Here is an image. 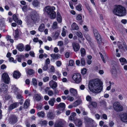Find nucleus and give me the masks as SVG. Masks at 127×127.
<instances>
[{"mask_svg":"<svg viewBox=\"0 0 127 127\" xmlns=\"http://www.w3.org/2000/svg\"><path fill=\"white\" fill-rule=\"evenodd\" d=\"M81 63L83 66L85 65V62L84 59V58H82L81 60Z\"/></svg>","mask_w":127,"mask_h":127,"instance_id":"obj_54","label":"nucleus"},{"mask_svg":"<svg viewBox=\"0 0 127 127\" xmlns=\"http://www.w3.org/2000/svg\"><path fill=\"white\" fill-rule=\"evenodd\" d=\"M76 9L79 11H80L82 10L81 8V5L80 4H79L76 7Z\"/></svg>","mask_w":127,"mask_h":127,"instance_id":"obj_45","label":"nucleus"},{"mask_svg":"<svg viewBox=\"0 0 127 127\" xmlns=\"http://www.w3.org/2000/svg\"><path fill=\"white\" fill-rule=\"evenodd\" d=\"M73 80L77 83H79L81 80V74L79 73H75L72 77Z\"/></svg>","mask_w":127,"mask_h":127,"instance_id":"obj_5","label":"nucleus"},{"mask_svg":"<svg viewBox=\"0 0 127 127\" xmlns=\"http://www.w3.org/2000/svg\"><path fill=\"white\" fill-rule=\"evenodd\" d=\"M76 114L75 113L73 112L71 113V115L69 117V119L71 121H75V120L74 117L76 116Z\"/></svg>","mask_w":127,"mask_h":127,"instance_id":"obj_24","label":"nucleus"},{"mask_svg":"<svg viewBox=\"0 0 127 127\" xmlns=\"http://www.w3.org/2000/svg\"><path fill=\"white\" fill-rule=\"evenodd\" d=\"M72 26L74 28V30H78L79 29L78 26L75 23H73L72 24Z\"/></svg>","mask_w":127,"mask_h":127,"instance_id":"obj_42","label":"nucleus"},{"mask_svg":"<svg viewBox=\"0 0 127 127\" xmlns=\"http://www.w3.org/2000/svg\"><path fill=\"white\" fill-rule=\"evenodd\" d=\"M2 79L5 83L8 84L10 79L8 74L6 73H4L2 74L1 77Z\"/></svg>","mask_w":127,"mask_h":127,"instance_id":"obj_9","label":"nucleus"},{"mask_svg":"<svg viewBox=\"0 0 127 127\" xmlns=\"http://www.w3.org/2000/svg\"><path fill=\"white\" fill-rule=\"evenodd\" d=\"M34 73V71L32 69H29L27 72L28 74L29 75H31Z\"/></svg>","mask_w":127,"mask_h":127,"instance_id":"obj_41","label":"nucleus"},{"mask_svg":"<svg viewBox=\"0 0 127 127\" xmlns=\"http://www.w3.org/2000/svg\"><path fill=\"white\" fill-rule=\"evenodd\" d=\"M75 34L79 37L82 38L83 37L82 33L80 32H76Z\"/></svg>","mask_w":127,"mask_h":127,"instance_id":"obj_46","label":"nucleus"},{"mask_svg":"<svg viewBox=\"0 0 127 127\" xmlns=\"http://www.w3.org/2000/svg\"><path fill=\"white\" fill-rule=\"evenodd\" d=\"M66 125V123L64 121L62 120L54 125V127H65Z\"/></svg>","mask_w":127,"mask_h":127,"instance_id":"obj_7","label":"nucleus"},{"mask_svg":"<svg viewBox=\"0 0 127 127\" xmlns=\"http://www.w3.org/2000/svg\"><path fill=\"white\" fill-rule=\"evenodd\" d=\"M84 118L86 125L88 127L93 121L92 119L86 116L84 117Z\"/></svg>","mask_w":127,"mask_h":127,"instance_id":"obj_12","label":"nucleus"},{"mask_svg":"<svg viewBox=\"0 0 127 127\" xmlns=\"http://www.w3.org/2000/svg\"><path fill=\"white\" fill-rule=\"evenodd\" d=\"M49 80V78L48 77H45L43 78V80L44 82L48 81Z\"/></svg>","mask_w":127,"mask_h":127,"instance_id":"obj_51","label":"nucleus"},{"mask_svg":"<svg viewBox=\"0 0 127 127\" xmlns=\"http://www.w3.org/2000/svg\"><path fill=\"white\" fill-rule=\"evenodd\" d=\"M94 33L98 43L100 44L101 42V39L100 34L97 30L93 29Z\"/></svg>","mask_w":127,"mask_h":127,"instance_id":"obj_6","label":"nucleus"},{"mask_svg":"<svg viewBox=\"0 0 127 127\" xmlns=\"http://www.w3.org/2000/svg\"><path fill=\"white\" fill-rule=\"evenodd\" d=\"M86 69L85 68H84L81 70V73L82 74L84 75L86 73Z\"/></svg>","mask_w":127,"mask_h":127,"instance_id":"obj_52","label":"nucleus"},{"mask_svg":"<svg viewBox=\"0 0 127 127\" xmlns=\"http://www.w3.org/2000/svg\"><path fill=\"white\" fill-rule=\"evenodd\" d=\"M57 23L56 22H54L53 24L52 28L54 29H55L57 27Z\"/></svg>","mask_w":127,"mask_h":127,"instance_id":"obj_48","label":"nucleus"},{"mask_svg":"<svg viewBox=\"0 0 127 127\" xmlns=\"http://www.w3.org/2000/svg\"><path fill=\"white\" fill-rule=\"evenodd\" d=\"M5 25L2 23L0 24V30L2 31L3 32L5 31Z\"/></svg>","mask_w":127,"mask_h":127,"instance_id":"obj_40","label":"nucleus"},{"mask_svg":"<svg viewBox=\"0 0 127 127\" xmlns=\"http://www.w3.org/2000/svg\"><path fill=\"white\" fill-rule=\"evenodd\" d=\"M31 48L30 46L27 45L26 46V50L27 51H29L30 50Z\"/></svg>","mask_w":127,"mask_h":127,"instance_id":"obj_60","label":"nucleus"},{"mask_svg":"<svg viewBox=\"0 0 127 127\" xmlns=\"http://www.w3.org/2000/svg\"><path fill=\"white\" fill-rule=\"evenodd\" d=\"M32 82L33 85L34 86H36L37 84L36 79L34 78H33L32 79Z\"/></svg>","mask_w":127,"mask_h":127,"instance_id":"obj_44","label":"nucleus"},{"mask_svg":"<svg viewBox=\"0 0 127 127\" xmlns=\"http://www.w3.org/2000/svg\"><path fill=\"white\" fill-rule=\"evenodd\" d=\"M34 97L35 100L37 101H40L41 99V96L40 94H35V95Z\"/></svg>","mask_w":127,"mask_h":127,"instance_id":"obj_33","label":"nucleus"},{"mask_svg":"<svg viewBox=\"0 0 127 127\" xmlns=\"http://www.w3.org/2000/svg\"><path fill=\"white\" fill-rule=\"evenodd\" d=\"M56 64L57 66L59 67L61 65L62 63L60 61H58L56 62Z\"/></svg>","mask_w":127,"mask_h":127,"instance_id":"obj_59","label":"nucleus"},{"mask_svg":"<svg viewBox=\"0 0 127 127\" xmlns=\"http://www.w3.org/2000/svg\"><path fill=\"white\" fill-rule=\"evenodd\" d=\"M48 68V65L47 64H45L43 67V69L44 71H46Z\"/></svg>","mask_w":127,"mask_h":127,"instance_id":"obj_53","label":"nucleus"},{"mask_svg":"<svg viewBox=\"0 0 127 127\" xmlns=\"http://www.w3.org/2000/svg\"><path fill=\"white\" fill-rule=\"evenodd\" d=\"M57 83L55 82H54V83L52 85V88L53 89H54L57 87Z\"/></svg>","mask_w":127,"mask_h":127,"instance_id":"obj_49","label":"nucleus"},{"mask_svg":"<svg viewBox=\"0 0 127 127\" xmlns=\"http://www.w3.org/2000/svg\"><path fill=\"white\" fill-rule=\"evenodd\" d=\"M30 103V100H26L24 104L23 108L24 109H26L29 106Z\"/></svg>","mask_w":127,"mask_h":127,"instance_id":"obj_25","label":"nucleus"},{"mask_svg":"<svg viewBox=\"0 0 127 127\" xmlns=\"http://www.w3.org/2000/svg\"><path fill=\"white\" fill-rule=\"evenodd\" d=\"M102 83L99 80H95L90 81L89 84V88L91 91L98 93L101 92L102 89Z\"/></svg>","mask_w":127,"mask_h":127,"instance_id":"obj_1","label":"nucleus"},{"mask_svg":"<svg viewBox=\"0 0 127 127\" xmlns=\"http://www.w3.org/2000/svg\"><path fill=\"white\" fill-rule=\"evenodd\" d=\"M50 56L53 59H56L60 58L61 55L58 54H51Z\"/></svg>","mask_w":127,"mask_h":127,"instance_id":"obj_22","label":"nucleus"},{"mask_svg":"<svg viewBox=\"0 0 127 127\" xmlns=\"http://www.w3.org/2000/svg\"><path fill=\"white\" fill-rule=\"evenodd\" d=\"M69 92L72 95L76 96L78 95L76 89L73 88H71L69 90Z\"/></svg>","mask_w":127,"mask_h":127,"instance_id":"obj_14","label":"nucleus"},{"mask_svg":"<svg viewBox=\"0 0 127 127\" xmlns=\"http://www.w3.org/2000/svg\"><path fill=\"white\" fill-rule=\"evenodd\" d=\"M121 120L123 122H127V113H124L121 115Z\"/></svg>","mask_w":127,"mask_h":127,"instance_id":"obj_15","label":"nucleus"},{"mask_svg":"<svg viewBox=\"0 0 127 127\" xmlns=\"http://www.w3.org/2000/svg\"><path fill=\"white\" fill-rule=\"evenodd\" d=\"M19 105V103L18 102H15L11 104L8 108V110H11L16 108Z\"/></svg>","mask_w":127,"mask_h":127,"instance_id":"obj_18","label":"nucleus"},{"mask_svg":"<svg viewBox=\"0 0 127 127\" xmlns=\"http://www.w3.org/2000/svg\"><path fill=\"white\" fill-rule=\"evenodd\" d=\"M57 21L59 23H60L62 22V17L59 12H58L57 13Z\"/></svg>","mask_w":127,"mask_h":127,"instance_id":"obj_21","label":"nucleus"},{"mask_svg":"<svg viewBox=\"0 0 127 127\" xmlns=\"http://www.w3.org/2000/svg\"><path fill=\"white\" fill-rule=\"evenodd\" d=\"M113 12L115 14L120 16H124L126 14L125 8L120 5L116 6L113 10Z\"/></svg>","mask_w":127,"mask_h":127,"instance_id":"obj_2","label":"nucleus"},{"mask_svg":"<svg viewBox=\"0 0 127 127\" xmlns=\"http://www.w3.org/2000/svg\"><path fill=\"white\" fill-rule=\"evenodd\" d=\"M81 56L82 57L85 56L86 54V52L85 49L83 48H81L80 50Z\"/></svg>","mask_w":127,"mask_h":127,"instance_id":"obj_30","label":"nucleus"},{"mask_svg":"<svg viewBox=\"0 0 127 127\" xmlns=\"http://www.w3.org/2000/svg\"><path fill=\"white\" fill-rule=\"evenodd\" d=\"M119 60L121 63L122 65H123L125 64H127V61L126 59L124 58H120L119 59Z\"/></svg>","mask_w":127,"mask_h":127,"instance_id":"obj_32","label":"nucleus"},{"mask_svg":"<svg viewBox=\"0 0 127 127\" xmlns=\"http://www.w3.org/2000/svg\"><path fill=\"white\" fill-rule=\"evenodd\" d=\"M19 32L17 29L15 31V35L14 36L15 39L16 40L17 39V38L19 37Z\"/></svg>","mask_w":127,"mask_h":127,"instance_id":"obj_37","label":"nucleus"},{"mask_svg":"<svg viewBox=\"0 0 127 127\" xmlns=\"http://www.w3.org/2000/svg\"><path fill=\"white\" fill-rule=\"evenodd\" d=\"M97 124L93 120V121L88 126V127H96Z\"/></svg>","mask_w":127,"mask_h":127,"instance_id":"obj_36","label":"nucleus"},{"mask_svg":"<svg viewBox=\"0 0 127 127\" xmlns=\"http://www.w3.org/2000/svg\"><path fill=\"white\" fill-rule=\"evenodd\" d=\"M32 19L33 21H35L37 18V14L36 12L35 11H32L31 14Z\"/></svg>","mask_w":127,"mask_h":127,"instance_id":"obj_13","label":"nucleus"},{"mask_svg":"<svg viewBox=\"0 0 127 127\" xmlns=\"http://www.w3.org/2000/svg\"><path fill=\"white\" fill-rule=\"evenodd\" d=\"M56 101V99L55 98H53L50 99L48 103L49 105L53 106L54 105V103Z\"/></svg>","mask_w":127,"mask_h":127,"instance_id":"obj_26","label":"nucleus"},{"mask_svg":"<svg viewBox=\"0 0 127 127\" xmlns=\"http://www.w3.org/2000/svg\"><path fill=\"white\" fill-rule=\"evenodd\" d=\"M118 47L121 52H125V49L127 50V47L125 43H123L122 45L120 43V42H118Z\"/></svg>","mask_w":127,"mask_h":127,"instance_id":"obj_8","label":"nucleus"},{"mask_svg":"<svg viewBox=\"0 0 127 127\" xmlns=\"http://www.w3.org/2000/svg\"><path fill=\"white\" fill-rule=\"evenodd\" d=\"M21 75V73L18 71H15L13 72V75L14 78L17 79L20 77Z\"/></svg>","mask_w":127,"mask_h":127,"instance_id":"obj_19","label":"nucleus"},{"mask_svg":"<svg viewBox=\"0 0 127 127\" xmlns=\"http://www.w3.org/2000/svg\"><path fill=\"white\" fill-rule=\"evenodd\" d=\"M114 109L117 112H120L123 111V107L118 102H115L113 104Z\"/></svg>","mask_w":127,"mask_h":127,"instance_id":"obj_4","label":"nucleus"},{"mask_svg":"<svg viewBox=\"0 0 127 127\" xmlns=\"http://www.w3.org/2000/svg\"><path fill=\"white\" fill-rule=\"evenodd\" d=\"M55 7L53 6L51 7L48 6L45 7V11L49 15L52 19H55L56 16V13L54 11Z\"/></svg>","mask_w":127,"mask_h":127,"instance_id":"obj_3","label":"nucleus"},{"mask_svg":"<svg viewBox=\"0 0 127 127\" xmlns=\"http://www.w3.org/2000/svg\"><path fill=\"white\" fill-rule=\"evenodd\" d=\"M114 124V123L113 122L111 121H109V125L110 127H112Z\"/></svg>","mask_w":127,"mask_h":127,"instance_id":"obj_61","label":"nucleus"},{"mask_svg":"<svg viewBox=\"0 0 127 127\" xmlns=\"http://www.w3.org/2000/svg\"><path fill=\"white\" fill-rule=\"evenodd\" d=\"M40 4V2L37 0H34L32 2V4L35 7L39 6Z\"/></svg>","mask_w":127,"mask_h":127,"instance_id":"obj_27","label":"nucleus"},{"mask_svg":"<svg viewBox=\"0 0 127 127\" xmlns=\"http://www.w3.org/2000/svg\"><path fill=\"white\" fill-rule=\"evenodd\" d=\"M48 95L50 96H52L53 94V92L52 90H49L48 91Z\"/></svg>","mask_w":127,"mask_h":127,"instance_id":"obj_55","label":"nucleus"},{"mask_svg":"<svg viewBox=\"0 0 127 127\" xmlns=\"http://www.w3.org/2000/svg\"><path fill=\"white\" fill-rule=\"evenodd\" d=\"M62 35L63 36H64L66 35V33L64 28L63 29V30L62 31Z\"/></svg>","mask_w":127,"mask_h":127,"instance_id":"obj_64","label":"nucleus"},{"mask_svg":"<svg viewBox=\"0 0 127 127\" xmlns=\"http://www.w3.org/2000/svg\"><path fill=\"white\" fill-rule=\"evenodd\" d=\"M63 44V41H60L58 42V45L60 46H61Z\"/></svg>","mask_w":127,"mask_h":127,"instance_id":"obj_63","label":"nucleus"},{"mask_svg":"<svg viewBox=\"0 0 127 127\" xmlns=\"http://www.w3.org/2000/svg\"><path fill=\"white\" fill-rule=\"evenodd\" d=\"M1 91L6 92L7 91V89L8 87L5 84H1Z\"/></svg>","mask_w":127,"mask_h":127,"instance_id":"obj_20","label":"nucleus"},{"mask_svg":"<svg viewBox=\"0 0 127 127\" xmlns=\"http://www.w3.org/2000/svg\"><path fill=\"white\" fill-rule=\"evenodd\" d=\"M59 35V32L58 31L56 32L55 34V35L54 36V37L55 38V39H56L58 37Z\"/></svg>","mask_w":127,"mask_h":127,"instance_id":"obj_47","label":"nucleus"},{"mask_svg":"<svg viewBox=\"0 0 127 127\" xmlns=\"http://www.w3.org/2000/svg\"><path fill=\"white\" fill-rule=\"evenodd\" d=\"M74 121L76 126L79 127H81L82 125V122L81 120L77 119Z\"/></svg>","mask_w":127,"mask_h":127,"instance_id":"obj_16","label":"nucleus"},{"mask_svg":"<svg viewBox=\"0 0 127 127\" xmlns=\"http://www.w3.org/2000/svg\"><path fill=\"white\" fill-rule=\"evenodd\" d=\"M22 10L24 12H26L28 9V6L27 5L24 6L22 8Z\"/></svg>","mask_w":127,"mask_h":127,"instance_id":"obj_50","label":"nucleus"},{"mask_svg":"<svg viewBox=\"0 0 127 127\" xmlns=\"http://www.w3.org/2000/svg\"><path fill=\"white\" fill-rule=\"evenodd\" d=\"M50 70V72H54L55 71V69L54 66H51Z\"/></svg>","mask_w":127,"mask_h":127,"instance_id":"obj_58","label":"nucleus"},{"mask_svg":"<svg viewBox=\"0 0 127 127\" xmlns=\"http://www.w3.org/2000/svg\"><path fill=\"white\" fill-rule=\"evenodd\" d=\"M17 121V118L15 116L12 117L10 120V121L12 124H14L16 123Z\"/></svg>","mask_w":127,"mask_h":127,"instance_id":"obj_29","label":"nucleus"},{"mask_svg":"<svg viewBox=\"0 0 127 127\" xmlns=\"http://www.w3.org/2000/svg\"><path fill=\"white\" fill-rule=\"evenodd\" d=\"M44 24H42L39 27L38 30L39 31L41 32H43L44 30Z\"/></svg>","mask_w":127,"mask_h":127,"instance_id":"obj_38","label":"nucleus"},{"mask_svg":"<svg viewBox=\"0 0 127 127\" xmlns=\"http://www.w3.org/2000/svg\"><path fill=\"white\" fill-rule=\"evenodd\" d=\"M17 48L20 51H22L24 50V46L22 44H20L17 46Z\"/></svg>","mask_w":127,"mask_h":127,"instance_id":"obj_23","label":"nucleus"},{"mask_svg":"<svg viewBox=\"0 0 127 127\" xmlns=\"http://www.w3.org/2000/svg\"><path fill=\"white\" fill-rule=\"evenodd\" d=\"M16 98L17 99H19L20 102L19 103L21 105H22L23 104V101L24 100V98L23 96L19 94H18L16 96Z\"/></svg>","mask_w":127,"mask_h":127,"instance_id":"obj_17","label":"nucleus"},{"mask_svg":"<svg viewBox=\"0 0 127 127\" xmlns=\"http://www.w3.org/2000/svg\"><path fill=\"white\" fill-rule=\"evenodd\" d=\"M80 100H77L73 103L74 107H75L80 104Z\"/></svg>","mask_w":127,"mask_h":127,"instance_id":"obj_39","label":"nucleus"},{"mask_svg":"<svg viewBox=\"0 0 127 127\" xmlns=\"http://www.w3.org/2000/svg\"><path fill=\"white\" fill-rule=\"evenodd\" d=\"M72 46L74 51L77 52L79 50L80 47L78 43H77L73 42L72 44Z\"/></svg>","mask_w":127,"mask_h":127,"instance_id":"obj_10","label":"nucleus"},{"mask_svg":"<svg viewBox=\"0 0 127 127\" xmlns=\"http://www.w3.org/2000/svg\"><path fill=\"white\" fill-rule=\"evenodd\" d=\"M112 74L114 76H116L117 74V71L116 68L114 67L111 70Z\"/></svg>","mask_w":127,"mask_h":127,"instance_id":"obj_34","label":"nucleus"},{"mask_svg":"<svg viewBox=\"0 0 127 127\" xmlns=\"http://www.w3.org/2000/svg\"><path fill=\"white\" fill-rule=\"evenodd\" d=\"M67 98V99L69 100L70 101H72L74 99V98L72 97H68V96Z\"/></svg>","mask_w":127,"mask_h":127,"instance_id":"obj_56","label":"nucleus"},{"mask_svg":"<svg viewBox=\"0 0 127 127\" xmlns=\"http://www.w3.org/2000/svg\"><path fill=\"white\" fill-rule=\"evenodd\" d=\"M37 115L38 116L41 117L42 118H43L45 116V114L43 111H41L38 112Z\"/></svg>","mask_w":127,"mask_h":127,"instance_id":"obj_35","label":"nucleus"},{"mask_svg":"<svg viewBox=\"0 0 127 127\" xmlns=\"http://www.w3.org/2000/svg\"><path fill=\"white\" fill-rule=\"evenodd\" d=\"M65 107V104L64 103H61L57 105V108L60 111H63L64 110Z\"/></svg>","mask_w":127,"mask_h":127,"instance_id":"obj_11","label":"nucleus"},{"mask_svg":"<svg viewBox=\"0 0 127 127\" xmlns=\"http://www.w3.org/2000/svg\"><path fill=\"white\" fill-rule=\"evenodd\" d=\"M106 102L104 100H102L100 102V105L102 107H105L106 105Z\"/></svg>","mask_w":127,"mask_h":127,"instance_id":"obj_43","label":"nucleus"},{"mask_svg":"<svg viewBox=\"0 0 127 127\" xmlns=\"http://www.w3.org/2000/svg\"><path fill=\"white\" fill-rule=\"evenodd\" d=\"M54 115L52 112H49L47 114V117L50 120L54 118Z\"/></svg>","mask_w":127,"mask_h":127,"instance_id":"obj_28","label":"nucleus"},{"mask_svg":"<svg viewBox=\"0 0 127 127\" xmlns=\"http://www.w3.org/2000/svg\"><path fill=\"white\" fill-rule=\"evenodd\" d=\"M12 17L13 20L15 22L17 21L18 19L16 15L15 14L13 15V16Z\"/></svg>","mask_w":127,"mask_h":127,"instance_id":"obj_57","label":"nucleus"},{"mask_svg":"<svg viewBox=\"0 0 127 127\" xmlns=\"http://www.w3.org/2000/svg\"><path fill=\"white\" fill-rule=\"evenodd\" d=\"M76 19L78 20H81V22L80 23V24L81 25L82 22H83V21L82 20V17L81 14H79L77 15Z\"/></svg>","mask_w":127,"mask_h":127,"instance_id":"obj_31","label":"nucleus"},{"mask_svg":"<svg viewBox=\"0 0 127 127\" xmlns=\"http://www.w3.org/2000/svg\"><path fill=\"white\" fill-rule=\"evenodd\" d=\"M86 99L88 101H90L91 100L92 98L90 96H88L86 97Z\"/></svg>","mask_w":127,"mask_h":127,"instance_id":"obj_62","label":"nucleus"}]
</instances>
